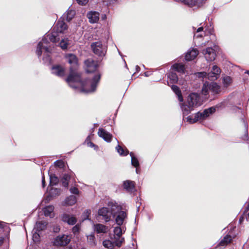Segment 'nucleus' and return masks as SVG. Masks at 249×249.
Wrapping results in <instances>:
<instances>
[{
    "mask_svg": "<svg viewBox=\"0 0 249 249\" xmlns=\"http://www.w3.org/2000/svg\"><path fill=\"white\" fill-rule=\"evenodd\" d=\"M90 214V210H86L83 213L84 219V220L88 219L89 215Z\"/></svg>",
    "mask_w": 249,
    "mask_h": 249,
    "instance_id": "c03bdc74",
    "label": "nucleus"
},
{
    "mask_svg": "<svg viewBox=\"0 0 249 249\" xmlns=\"http://www.w3.org/2000/svg\"><path fill=\"white\" fill-rule=\"evenodd\" d=\"M144 74H145V76H148V75L147 74V72H145Z\"/></svg>",
    "mask_w": 249,
    "mask_h": 249,
    "instance_id": "bf43d9fd",
    "label": "nucleus"
},
{
    "mask_svg": "<svg viewBox=\"0 0 249 249\" xmlns=\"http://www.w3.org/2000/svg\"><path fill=\"white\" fill-rule=\"evenodd\" d=\"M72 249V248H67V249Z\"/></svg>",
    "mask_w": 249,
    "mask_h": 249,
    "instance_id": "e2e57ef3",
    "label": "nucleus"
},
{
    "mask_svg": "<svg viewBox=\"0 0 249 249\" xmlns=\"http://www.w3.org/2000/svg\"><path fill=\"white\" fill-rule=\"evenodd\" d=\"M124 188L128 192L132 193L135 191V184L133 181L127 180L124 182Z\"/></svg>",
    "mask_w": 249,
    "mask_h": 249,
    "instance_id": "f3484780",
    "label": "nucleus"
},
{
    "mask_svg": "<svg viewBox=\"0 0 249 249\" xmlns=\"http://www.w3.org/2000/svg\"><path fill=\"white\" fill-rule=\"evenodd\" d=\"M55 164L56 166H58L60 168L63 166V162L61 160H57L55 161Z\"/></svg>",
    "mask_w": 249,
    "mask_h": 249,
    "instance_id": "de8ad7c7",
    "label": "nucleus"
},
{
    "mask_svg": "<svg viewBox=\"0 0 249 249\" xmlns=\"http://www.w3.org/2000/svg\"><path fill=\"white\" fill-rule=\"evenodd\" d=\"M44 215L46 216L53 217L54 216V207L53 205H49L45 207L43 210Z\"/></svg>",
    "mask_w": 249,
    "mask_h": 249,
    "instance_id": "5701e85b",
    "label": "nucleus"
},
{
    "mask_svg": "<svg viewBox=\"0 0 249 249\" xmlns=\"http://www.w3.org/2000/svg\"><path fill=\"white\" fill-rule=\"evenodd\" d=\"M116 150L121 156H126L129 153V151L127 149L124 150L120 145H118L116 147Z\"/></svg>",
    "mask_w": 249,
    "mask_h": 249,
    "instance_id": "7c9ffc66",
    "label": "nucleus"
},
{
    "mask_svg": "<svg viewBox=\"0 0 249 249\" xmlns=\"http://www.w3.org/2000/svg\"><path fill=\"white\" fill-rule=\"evenodd\" d=\"M202 36H203V35L202 34L196 35V34H195L194 35V37H196V38L201 37Z\"/></svg>",
    "mask_w": 249,
    "mask_h": 249,
    "instance_id": "3c124183",
    "label": "nucleus"
},
{
    "mask_svg": "<svg viewBox=\"0 0 249 249\" xmlns=\"http://www.w3.org/2000/svg\"><path fill=\"white\" fill-rule=\"evenodd\" d=\"M123 243V239H121V240H115L113 237H111V240H104L103 242V245L106 248L112 249L115 246L118 247H121Z\"/></svg>",
    "mask_w": 249,
    "mask_h": 249,
    "instance_id": "1a4fd4ad",
    "label": "nucleus"
},
{
    "mask_svg": "<svg viewBox=\"0 0 249 249\" xmlns=\"http://www.w3.org/2000/svg\"><path fill=\"white\" fill-rule=\"evenodd\" d=\"M85 64L87 67L86 71L88 73L94 71L98 67L97 63L91 59L86 60L85 61Z\"/></svg>",
    "mask_w": 249,
    "mask_h": 249,
    "instance_id": "4468645a",
    "label": "nucleus"
},
{
    "mask_svg": "<svg viewBox=\"0 0 249 249\" xmlns=\"http://www.w3.org/2000/svg\"><path fill=\"white\" fill-rule=\"evenodd\" d=\"M130 156L131 157V164L133 166L135 167H137L139 166V161L136 157H135L133 152L130 153Z\"/></svg>",
    "mask_w": 249,
    "mask_h": 249,
    "instance_id": "2f4dec72",
    "label": "nucleus"
},
{
    "mask_svg": "<svg viewBox=\"0 0 249 249\" xmlns=\"http://www.w3.org/2000/svg\"><path fill=\"white\" fill-rule=\"evenodd\" d=\"M98 134L100 137L102 138L105 141L110 142L112 135L107 131L102 128L99 129Z\"/></svg>",
    "mask_w": 249,
    "mask_h": 249,
    "instance_id": "dca6fc26",
    "label": "nucleus"
},
{
    "mask_svg": "<svg viewBox=\"0 0 249 249\" xmlns=\"http://www.w3.org/2000/svg\"><path fill=\"white\" fill-rule=\"evenodd\" d=\"M210 91L213 94L218 93L220 91V87L215 82L209 83L206 82L204 83L202 89V93L204 95H207Z\"/></svg>",
    "mask_w": 249,
    "mask_h": 249,
    "instance_id": "0eeeda50",
    "label": "nucleus"
},
{
    "mask_svg": "<svg viewBox=\"0 0 249 249\" xmlns=\"http://www.w3.org/2000/svg\"><path fill=\"white\" fill-rule=\"evenodd\" d=\"M172 69L180 73L184 74L185 72L184 65L181 64H175L172 66Z\"/></svg>",
    "mask_w": 249,
    "mask_h": 249,
    "instance_id": "b1692460",
    "label": "nucleus"
},
{
    "mask_svg": "<svg viewBox=\"0 0 249 249\" xmlns=\"http://www.w3.org/2000/svg\"><path fill=\"white\" fill-rule=\"evenodd\" d=\"M71 240L68 235L62 234L56 237L53 240V245L56 246H64L68 245Z\"/></svg>",
    "mask_w": 249,
    "mask_h": 249,
    "instance_id": "6e6552de",
    "label": "nucleus"
},
{
    "mask_svg": "<svg viewBox=\"0 0 249 249\" xmlns=\"http://www.w3.org/2000/svg\"><path fill=\"white\" fill-rule=\"evenodd\" d=\"M94 230L98 233H105L107 232L108 228L103 224H97L94 225Z\"/></svg>",
    "mask_w": 249,
    "mask_h": 249,
    "instance_id": "412c9836",
    "label": "nucleus"
},
{
    "mask_svg": "<svg viewBox=\"0 0 249 249\" xmlns=\"http://www.w3.org/2000/svg\"><path fill=\"white\" fill-rule=\"evenodd\" d=\"M88 145L90 147H94L95 146L94 144L92 142H89L88 143Z\"/></svg>",
    "mask_w": 249,
    "mask_h": 249,
    "instance_id": "864d4df0",
    "label": "nucleus"
},
{
    "mask_svg": "<svg viewBox=\"0 0 249 249\" xmlns=\"http://www.w3.org/2000/svg\"><path fill=\"white\" fill-rule=\"evenodd\" d=\"M65 58L72 66L75 67L77 65L78 58L75 54L71 53H67L65 54Z\"/></svg>",
    "mask_w": 249,
    "mask_h": 249,
    "instance_id": "2eb2a0df",
    "label": "nucleus"
},
{
    "mask_svg": "<svg viewBox=\"0 0 249 249\" xmlns=\"http://www.w3.org/2000/svg\"><path fill=\"white\" fill-rule=\"evenodd\" d=\"M136 172L137 173H138V170L137 169H136Z\"/></svg>",
    "mask_w": 249,
    "mask_h": 249,
    "instance_id": "680f3d73",
    "label": "nucleus"
},
{
    "mask_svg": "<svg viewBox=\"0 0 249 249\" xmlns=\"http://www.w3.org/2000/svg\"><path fill=\"white\" fill-rule=\"evenodd\" d=\"M116 217V222L117 225L120 226L123 224L124 219L126 217L127 214L125 212L122 211V208L120 205V210L118 212H116L114 214H113V216Z\"/></svg>",
    "mask_w": 249,
    "mask_h": 249,
    "instance_id": "f8f14e48",
    "label": "nucleus"
},
{
    "mask_svg": "<svg viewBox=\"0 0 249 249\" xmlns=\"http://www.w3.org/2000/svg\"><path fill=\"white\" fill-rule=\"evenodd\" d=\"M70 179V176L68 174H64L62 178L63 186L67 187L69 185V180Z\"/></svg>",
    "mask_w": 249,
    "mask_h": 249,
    "instance_id": "473e14b6",
    "label": "nucleus"
},
{
    "mask_svg": "<svg viewBox=\"0 0 249 249\" xmlns=\"http://www.w3.org/2000/svg\"><path fill=\"white\" fill-rule=\"evenodd\" d=\"M69 44L70 40L68 38H64L61 39L59 43V46L62 49L65 50L67 49Z\"/></svg>",
    "mask_w": 249,
    "mask_h": 249,
    "instance_id": "c756f323",
    "label": "nucleus"
},
{
    "mask_svg": "<svg viewBox=\"0 0 249 249\" xmlns=\"http://www.w3.org/2000/svg\"><path fill=\"white\" fill-rule=\"evenodd\" d=\"M50 184L51 185H56L58 182V178L54 175H50Z\"/></svg>",
    "mask_w": 249,
    "mask_h": 249,
    "instance_id": "c9c22d12",
    "label": "nucleus"
},
{
    "mask_svg": "<svg viewBox=\"0 0 249 249\" xmlns=\"http://www.w3.org/2000/svg\"><path fill=\"white\" fill-rule=\"evenodd\" d=\"M77 201V198L74 196H70L67 197L64 202V205L72 206Z\"/></svg>",
    "mask_w": 249,
    "mask_h": 249,
    "instance_id": "393cba45",
    "label": "nucleus"
},
{
    "mask_svg": "<svg viewBox=\"0 0 249 249\" xmlns=\"http://www.w3.org/2000/svg\"><path fill=\"white\" fill-rule=\"evenodd\" d=\"M221 70L216 65L213 66L212 69L209 73H207V77L211 80H214L217 79Z\"/></svg>",
    "mask_w": 249,
    "mask_h": 249,
    "instance_id": "ddd939ff",
    "label": "nucleus"
},
{
    "mask_svg": "<svg viewBox=\"0 0 249 249\" xmlns=\"http://www.w3.org/2000/svg\"><path fill=\"white\" fill-rule=\"evenodd\" d=\"M136 70L137 72L140 71V68L138 66H136Z\"/></svg>",
    "mask_w": 249,
    "mask_h": 249,
    "instance_id": "6e6d98bb",
    "label": "nucleus"
},
{
    "mask_svg": "<svg viewBox=\"0 0 249 249\" xmlns=\"http://www.w3.org/2000/svg\"><path fill=\"white\" fill-rule=\"evenodd\" d=\"M70 192L71 194L78 195L79 193V191L78 189L76 187H71L70 189Z\"/></svg>",
    "mask_w": 249,
    "mask_h": 249,
    "instance_id": "79ce46f5",
    "label": "nucleus"
},
{
    "mask_svg": "<svg viewBox=\"0 0 249 249\" xmlns=\"http://www.w3.org/2000/svg\"><path fill=\"white\" fill-rule=\"evenodd\" d=\"M213 29H210L209 32V33L211 34V35H213Z\"/></svg>",
    "mask_w": 249,
    "mask_h": 249,
    "instance_id": "13d9d810",
    "label": "nucleus"
},
{
    "mask_svg": "<svg viewBox=\"0 0 249 249\" xmlns=\"http://www.w3.org/2000/svg\"><path fill=\"white\" fill-rule=\"evenodd\" d=\"M199 77H207V73L206 72H200L197 73Z\"/></svg>",
    "mask_w": 249,
    "mask_h": 249,
    "instance_id": "49530a36",
    "label": "nucleus"
},
{
    "mask_svg": "<svg viewBox=\"0 0 249 249\" xmlns=\"http://www.w3.org/2000/svg\"><path fill=\"white\" fill-rule=\"evenodd\" d=\"M198 54V51L196 49H193L192 50L187 52L185 58L187 61H191L195 58Z\"/></svg>",
    "mask_w": 249,
    "mask_h": 249,
    "instance_id": "aec40b11",
    "label": "nucleus"
},
{
    "mask_svg": "<svg viewBox=\"0 0 249 249\" xmlns=\"http://www.w3.org/2000/svg\"><path fill=\"white\" fill-rule=\"evenodd\" d=\"M172 89L176 93L178 97L179 102H182L183 100V97L181 95V91L179 88L176 85H172L171 87Z\"/></svg>",
    "mask_w": 249,
    "mask_h": 249,
    "instance_id": "cd10ccee",
    "label": "nucleus"
},
{
    "mask_svg": "<svg viewBox=\"0 0 249 249\" xmlns=\"http://www.w3.org/2000/svg\"><path fill=\"white\" fill-rule=\"evenodd\" d=\"M108 207V208L103 207L98 211V216L106 222L109 221L113 216V214L120 210V205L116 202H109Z\"/></svg>",
    "mask_w": 249,
    "mask_h": 249,
    "instance_id": "20e7f679",
    "label": "nucleus"
},
{
    "mask_svg": "<svg viewBox=\"0 0 249 249\" xmlns=\"http://www.w3.org/2000/svg\"><path fill=\"white\" fill-rule=\"evenodd\" d=\"M101 76L100 73H97L92 79H87L82 81L80 74L70 68V73L66 79V81L72 88L74 89L79 88L81 92L89 93L93 92L96 90Z\"/></svg>",
    "mask_w": 249,
    "mask_h": 249,
    "instance_id": "f03ea898",
    "label": "nucleus"
},
{
    "mask_svg": "<svg viewBox=\"0 0 249 249\" xmlns=\"http://www.w3.org/2000/svg\"><path fill=\"white\" fill-rule=\"evenodd\" d=\"M88 241L89 243L91 246H95V237L94 235H90L88 236Z\"/></svg>",
    "mask_w": 249,
    "mask_h": 249,
    "instance_id": "58836bf2",
    "label": "nucleus"
},
{
    "mask_svg": "<svg viewBox=\"0 0 249 249\" xmlns=\"http://www.w3.org/2000/svg\"><path fill=\"white\" fill-rule=\"evenodd\" d=\"M202 53L208 61H213L215 58L216 53L215 51L211 47H208L204 49Z\"/></svg>",
    "mask_w": 249,
    "mask_h": 249,
    "instance_id": "9b49d317",
    "label": "nucleus"
},
{
    "mask_svg": "<svg viewBox=\"0 0 249 249\" xmlns=\"http://www.w3.org/2000/svg\"><path fill=\"white\" fill-rule=\"evenodd\" d=\"M3 241V238L2 237L0 238V246L2 244Z\"/></svg>",
    "mask_w": 249,
    "mask_h": 249,
    "instance_id": "4d7b16f0",
    "label": "nucleus"
},
{
    "mask_svg": "<svg viewBox=\"0 0 249 249\" xmlns=\"http://www.w3.org/2000/svg\"><path fill=\"white\" fill-rule=\"evenodd\" d=\"M170 82H167L168 85L170 86V84H175L178 81V77L177 74L173 71L170 72L168 75Z\"/></svg>",
    "mask_w": 249,
    "mask_h": 249,
    "instance_id": "a878e982",
    "label": "nucleus"
},
{
    "mask_svg": "<svg viewBox=\"0 0 249 249\" xmlns=\"http://www.w3.org/2000/svg\"><path fill=\"white\" fill-rule=\"evenodd\" d=\"M203 28L202 27H200L197 29L196 32L199 33V32H202L203 31Z\"/></svg>",
    "mask_w": 249,
    "mask_h": 249,
    "instance_id": "603ef678",
    "label": "nucleus"
},
{
    "mask_svg": "<svg viewBox=\"0 0 249 249\" xmlns=\"http://www.w3.org/2000/svg\"><path fill=\"white\" fill-rule=\"evenodd\" d=\"M244 220V217L243 216L241 217L239 219V222L240 224L242 223Z\"/></svg>",
    "mask_w": 249,
    "mask_h": 249,
    "instance_id": "5fc2aeb1",
    "label": "nucleus"
},
{
    "mask_svg": "<svg viewBox=\"0 0 249 249\" xmlns=\"http://www.w3.org/2000/svg\"><path fill=\"white\" fill-rule=\"evenodd\" d=\"M91 48L95 54L101 57L105 55L107 50V45L101 41L92 43L91 44Z\"/></svg>",
    "mask_w": 249,
    "mask_h": 249,
    "instance_id": "423d86ee",
    "label": "nucleus"
},
{
    "mask_svg": "<svg viewBox=\"0 0 249 249\" xmlns=\"http://www.w3.org/2000/svg\"><path fill=\"white\" fill-rule=\"evenodd\" d=\"M215 108L214 107H211L208 109H205L203 112H198L194 115V117L192 116H189L186 117L187 122L190 124H193L199 120H202L208 117L210 114L214 112Z\"/></svg>",
    "mask_w": 249,
    "mask_h": 249,
    "instance_id": "39448f33",
    "label": "nucleus"
},
{
    "mask_svg": "<svg viewBox=\"0 0 249 249\" xmlns=\"http://www.w3.org/2000/svg\"><path fill=\"white\" fill-rule=\"evenodd\" d=\"M67 29L68 25L63 21L58 20L53 27V32L50 34L44 36L42 40L38 43L36 53L39 57L44 51L43 60L45 63L50 64L51 60L49 54L52 51V48L49 40L53 43L58 42L60 39L58 33H64Z\"/></svg>",
    "mask_w": 249,
    "mask_h": 249,
    "instance_id": "f257e3e1",
    "label": "nucleus"
},
{
    "mask_svg": "<svg viewBox=\"0 0 249 249\" xmlns=\"http://www.w3.org/2000/svg\"><path fill=\"white\" fill-rule=\"evenodd\" d=\"M79 229L80 226L78 224H77L72 228V231L74 234H76L79 232Z\"/></svg>",
    "mask_w": 249,
    "mask_h": 249,
    "instance_id": "a19ab883",
    "label": "nucleus"
},
{
    "mask_svg": "<svg viewBox=\"0 0 249 249\" xmlns=\"http://www.w3.org/2000/svg\"><path fill=\"white\" fill-rule=\"evenodd\" d=\"M199 99V97L197 94L192 93L188 96L185 103L180 104V107L184 116L188 115L195 107L200 105Z\"/></svg>",
    "mask_w": 249,
    "mask_h": 249,
    "instance_id": "7ed1b4c3",
    "label": "nucleus"
},
{
    "mask_svg": "<svg viewBox=\"0 0 249 249\" xmlns=\"http://www.w3.org/2000/svg\"><path fill=\"white\" fill-rule=\"evenodd\" d=\"M53 231L56 232H58L60 231V228L58 226H57L53 229Z\"/></svg>",
    "mask_w": 249,
    "mask_h": 249,
    "instance_id": "8fccbe9b",
    "label": "nucleus"
},
{
    "mask_svg": "<svg viewBox=\"0 0 249 249\" xmlns=\"http://www.w3.org/2000/svg\"><path fill=\"white\" fill-rule=\"evenodd\" d=\"M42 187L44 188L45 185V178H44V175H43L42 177Z\"/></svg>",
    "mask_w": 249,
    "mask_h": 249,
    "instance_id": "09e8293b",
    "label": "nucleus"
},
{
    "mask_svg": "<svg viewBox=\"0 0 249 249\" xmlns=\"http://www.w3.org/2000/svg\"><path fill=\"white\" fill-rule=\"evenodd\" d=\"M246 73H248V74L249 75V71H247L246 72Z\"/></svg>",
    "mask_w": 249,
    "mask_h": 249,
    "instance_id": "052dcab7",
    "label": "nucleus"
},
{
    "mask_svg": "<svg viewBox=\"0 0 249 249\" xmlns=\"http://www.w3.org/2000/svg\"><path fill=\"white\" fill-rule=\"evenodd\" d=\"M77 2L79 4L81 5H84L86 4L89 1V0H76Z\"/></svg>",
    "mask_w": 249,
    "mask_h": 249,
    "instance_id": "a18cd8bd",
    "label": "nucleus"
},
{
    "mask_svg": "<svg viewBox=\"0 0 249 249\" xmlns=\"http://www.w3.org/2000/svg\"><path fill=\"white\" fill-rule=\"evenodd\" d=\"M231 82V78L230 76H226L223 78V83L226 87L228 86Z\"/></svg>",
    "mask_w": 249,
    "mask_h": 249,
    "instance_id": "4c0bfd02",
    "label": "nucleus"
},
{
    "mask_svg": "<svg viewBox=\"0 0 249 249\" xmlns=\"http://www.w3.org/2000/svg\"><path fill=\"white\" fill-rule=\"evenodd\" d=\"M114 234L113 238L115 240H121L123 239V242H124V238L122 237V231L120 227H115L113 230Z\"/></svg>",
    "mask_w": 249,
    "mask_h": 249,
    "instance_id": "4be33fe9",
    "label": "nucleus"
},
{
    "mask_svg": "<svg viewBox=\"0 0 249 249\" xmlns=\"http://www.w3.org/2000/svg\"><path fill=\"white\" fill-rule=\"evenodd\" d=\"M52 72L58 76L62 77L65 74V69L60 65H55L52 67Z\"/></svg>",
    "mask_w": 249,
    "mask_h": 249,
    "instance_id": "a211bd4d",
    "label": "nucleus"
},
{
    "mask_svg": "<svg viewBox=\"0 0 249 249\" xmlns=\"http://www.w3.org/2000/svg\"><path fill=\"white\" fill-rule=\"evenodd\" d=\"M39 235L37 233H35L33 235V240L34 242L36 243L39 241Z\"/></svg>",
    "mask_w": 249,
    "mask_h": 249,
    "instance_id": "37998d69",
    "label": "nucleus"
},
{
    "mask_svg": "<svg viewBox=\"0 0 249 249\" xmlns=\"http://www.w3.org/2000/svg\"><path fill=\"white\" fill-rule=\"evenodd\" d=\"M206 1V0H195V6L198 7L201 6Z\"/></svg>",
    "mask_w": 249,
    "mask_h": 249,
    "instance_id": "ea45409f",
    "label": "nucleus"
},
{
    "mask_svg": "<svg viewBox=\"0 0 249 249\" xmlns=\"http://www.w3.org/2000/svg\"><path fill=\"white\" fill-rule=\"evenodd\" d=\"M49 193L52 196H57L60 194V190L56 188H52Z\"/></svg>",
    "mask_w": 249,
    "mask_h": 249,
    "instance_id": "e433bc0d",
    "label": "nucleus"
},
{
    "mask_svg": "<svg viewBox=\"0 0 249 249\" xmlns=\"http://www.w3.org/2000/svg\"><path fill=\"white\" fill-rule=\"evenodd\" d=\"M180 1L189 7L195 6V0H180Z\"/></svg>",
    "mask_w": 249,
    "mask_h": 249,
    "instance_id": "f704fd0d",
    "label": "nucleus"
},
{
    "mask_svg": "<svg viewBox=\"0 0 249 249\" xmlns=\"http://www.w3.org/2000/svg\"><path fill=\"white\" fill-rule=\"evenodd\" d=\"M75 15V12L73 10H68L67 12L64 15V18H66V19L70 21L72 19V18L74 17Z\"/></svg>",
    "mask_w": 249,
    "mask_h": 249,
    "instance_id": "c85d7f7f",
    "label": "nucleus"
},
{
    "mask_svg": "<svg viewBox=\"0 0 249 249\" xmlns=\"http://www.w3.org/2000/svg\"><path fill=\"white\" fill-rule=\"evenodd\" d=\"M47 226V223L44 221H39L36 222V227L38 231H41L43 230L45 228H46Z\"/></svg>",
    "mask_w": 249,
    "mask_h": 249,
    "instance_id": "72a5a7b5",
    "label": "nucleus"
},
{
    "mask_svg": "<svg viewBox=\"0 0 249 249\" xmlns=\"http://www.w3.org/2000/svg\"><path fill=\"white\" fill-rule=\"evenodd\" d=\"M87 17L90 23H94L98 22L99 19V13L97 12L91 11L88 13Z\"/></svg>",
    "mask_w": 249,
    "mask_h": 249,
    "instance_id": "6ab92c4d",
    "label": "nucleus"
},
{
    "mask_svg": "<svg viewBox=\"0 0 249 249\" xmlns=\"http://www.w3.org/2000/svg\"><path fill=\"white\" fill-rule=\"evenodd\" d=\"M232 240V238L230 235H226L224 238L220 241L219 244L215 247L216 249H218L219 246L225 247L228 244L230 243Z\"/></svg>",
    "mask_w": 249,
    "mask_h": 249,
    "instance_id": "bb28decb",
    "label": "nucleus"
},
{
    "mask_svg": "<svg viewBox=\"0 0 249 249\" xmlns=\"http://www.w3.org/2000/svg\"><path fill=\"white\" fill-rule=\"evenodd\" d=\"M60 218L62 221L70 225H73L77 222V218L74 215L66 213L62 214Z\"/></svg>",
    "mask_w": 249,
    "mask_h": 249,
    "instance_id": "9d476101",
    "label": "nucleus"
}]
</instances>
